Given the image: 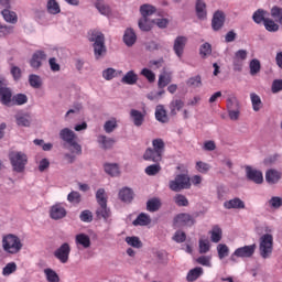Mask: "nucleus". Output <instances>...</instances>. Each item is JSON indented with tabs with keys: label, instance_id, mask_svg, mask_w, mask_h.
Here are the masks:
<instances>
[{
	"label": "nucleus",
	"instance_id": "34",
	"mask_svg": "<svg viewBox=\"0 0 282 282\" xmlns=\"http://www.w3.org/2000/svg\"><path fill=\"white\" fill-rule=\"evenodd\" d=\"M133 226H149L151 224V216L141 213L135 220H133Z\"/></svg>",
	"mask_w": 282,
	"mask_h": 282
},
{
	"label": "nucleus",
	"instance_id": "45",
	"mask_svg": "<svg viewBox=\"0 0 282 282\" xmlns=\"http://www.w3.org/2000/svg\"><path fill=\"white\" fill-rule=\"evenodd\" d=\"M99 144H101L102 149H111L113 144H116V141L113 139H107L105 135H100L98 138Z\"/></svg>",
	"mask_w": 282,
	"mask_h": 282
},
{
	"label": "nucleus",
	"instance_id": "58",
	"mask_svg": "<svg viewBox=\"0 0 282 282\" xmlns=\"http://www.w3.org/2000/svg\"><path fill=\"white\" fill-rule=\"evenodd\" d=\"M227 108L229 111L230 120H239V110H232V99H228Z\"/></svg>",
	"mask_w": 282,
	"mask_h": 282
},
{
	"label": "nucleus",
	"instance_id": "6",
	"mask_svg": "<svg viewBox=\"0 0 282 282\" xmlns=\"http://www.w3.org/2000/svg\"><path fill=\"white\" fill-rule=\"evenodd\" d=\"M169 188L174 193L188 189L191 188V177H188L186 174H178L174 180L169 182Z\"/></svg>",
	"mask_w": 282,
	"mask_h": 282
},
{
	"label": "nucleus",
	"instance_id": "63",
	"mask_svg": "<svg viewBox=\"0 0 282 282\" xmlns=\"http://www.w3.org/2000/svg\"><path fill=\"white\" fill-rule=\"evenodd\" d=\"M67 199L70 204H80V193L73 191L68 194Z\"/></svg>",
	"mask_w": 282,
	"mask_h": 282
},
{
	"label": "nucleus",
	"instance_id": "56",
	"mask_svg": "<svg viewBox=\"0 0 282 282\" xmlns=\"http://www.w3.org/2000/svg\"><path fill=\"white\" fill-rule=\"evenodd\" d=\"M126 243H128V246H131L132 248H142V241H140V238L135 236L127 237Z\"/></svg>",
	"mask_w": 282,
	"mask_h": 282
},
{
	"label": "nucleus",
	"instance_id": "24",
	"mask_svg": "<svg viewBox=\"0 0 282 282\" xmlns=\"http://www.w3.org/2000/svg\"><path fill=\"white\" fill-rule=\"evenodd\" d=\"M1 14H2L4 21H7V23H11L14 25V23H17V21H19V17L17 15V12L10 11L9 8L2 10Z\"/></svg>",
	"mask_w": 282,
	"mask_h": 282
},
{
	"label": "nucleus",
	"instance_id": "50",
	"mask_svg": "<svg viewBox=\"0 0 282 282\" xmlns=\"http://www.w3.org/2000/svg\"><path fill=\"white\" fill-rule=\"evenodd\" d=\"M171 83V75L164 73L159 76V89H164Z\"/></svg>",
	"mask_w": 282,
	"mask_h": 282
},
{
	"label": "nucleus",
	"instance_id": "16",
	"mask_svg": "<svg viewBox=\"0 0 282 282\" xmlns=\"http://www.w3.org/2000/svg\"><path fill=\"white\" fill-rule=\"evenodd\" d=\"M282 178V172L278 170H269L265 173V181L268 184H278V182Z\"/></svg>",
	"mask_w": 282,
	"mask_h": 282
},
{
	"label": "nucleus",
	"instance_id": "31",
	"mask_svg": "<svg viewBox=\"0 0 282 282\" xmlns=\"http://www.w3.org/2000/svg\"><path fill=\"white\" fill-rule=\"evenodd\" d=\"M96 215H97L98 219H105V221H107V219H109V217H111V210L107 207V204L99 205V208H97V210H96Z\"/></svg>",
	"mask_w": 282,
	"mask_h": 282
},
{
	"label": "nucleus",
	"instance_id": "27",
	"mask_svg": "<svg viewBox=\"0 0 282 282\" xmlns=\"http://www.w3.org/2000/svg\"><path fill=\"white\" fill-rule=\"evenodd\" d=\"M75 243L84 248H89L91 246V239L86 234H78L75 237Z\"/></svg>",
	"mask_w": 282,
	"mask_h": 282
},
{
	"label": "nucleus",
	"instance_id": "55",
	"mask_svg": "<svg viewBox=\"0 0 282 282\" xmlns=\"http://www.w3.org/2000/svg\"><path fill=\"white\" fill-rule=\"evenodd\" d=\"M29 83L34 89H41V85H43L41 77L37 75H30Z\"/></svg>",
	"mask_w": 282,
	"mask_h": 282
},
{
	"label": "nucleus",
	"instance_id": "64",
	"mask_svg": "<svg viewBox=\"0 0 282 282\" xmlns=\"http://www.w3.org/2000/svg\"><path fill=\"white\" fill-rule=\"evenodd\" d=\"M269 205H270L271 208L279 209L282 206V198L279 197V196H273L269 200Z\"/></svg>",
	"mask_w": 282,
	"mask_h": 282
},
{
	"label": "nucleus",
	"instance_id": "30",
	"mask_svg": "<svg viewBox=\"0 0 282 282\" xmlns=\"http://www.w3.org/2000/svg\"><path fill=\"white\" fill-rule=\"evenodd\" d=\"M121 83L123 85H135L138 83V74L133 70H129L122 78Z\"/></svg>",
	"mask_w": 282,
	"mask_h": 282
},
{
	"label": "nucleus",
	"instance_id": "48",
	"mask_svg": "<svg viewBox=\"0 0 282 282\" xmlns=\"http://www.w3.org/2000/svg\"><path fill=\"white\" fill-rule=\"evenodd\" d=\"M79 219L85 224H91V221H94V214H91V210L85 209L80 213Z\"/></svg>",
	"mask_w": 282,
	"mask_h": 282
},
{
	"label": "nucleus",
	"instance_id": "25",
	"mask_svg": "<svg viewBox=\"0 0 282 282\" xmlns=\"http://www.w3.org/2000/svg\"><path fill=\"white\" fill-rule=\"evenodd\" d=\"M183 108H184V101L182 99H173L170 102L171 116H177V111H182Z\"/></svg>",
	"mask_w": 282,
	"mask_h": 282
},
{
	"label": "nucleus",
	"instance_id": "3",
	"mask_svg": "<svg viewBox=\"0 0 282 282\" xmlns=\"http://www.w3.org/2000/svg\"><path fill=\"white\" fill-rule=\"evenodd\" d=\"M59 138L70 147V153H75V155H83V147L76 142V133L73 130L69 128L62 129L59 131Z\"/></svg>",
	"mask_w": 282,
	"mask_h": 282
},
{
	"label": "nucleus",
	"instance_id": "7",
	"mask_svg": "<svg viewBox=\"0 0 282 282\" xmlns=\"http://www.w3.org/2000/svg\"><path fill=\"white\" fill-rule=\"evenodd\" d=\"M89 41L94 43V52L97 59L107 54V47L105 46V34L94 32Z\"/></svg>",
	"mask_w": 282,
	"mask_h": 282
},
{
	"label": "nucleus",
	"instance_id": "35",
	"mask_svg": "<svg viewBox=\"0 0 282 282\" xmlns=\"http://www.w3.org/2000/svg\"><path fill=\"white\" fill-rule=\"evenodd\" d=\"M105 172L111 177H118L120 175V167L118 164L107 163L105 164Z\"/></svg>",
	"mask_w": 282,
	"mask_h": 282
},
{
	"label": "nucleus",
	"instance_id": "44",
	"mask_svg": "<svg viewBox=\"0 0 282 282\" xmlns=\"http://www.w3.org/2000/svg\"><path fill=\"white\" fill-rule=\"evenodd\" d=\"M264 28L268 32H279V24L274 22V20L267 18L264 20Z\"/></svg>",
	"mask_w": 282,
	"mask_h": 282
},
{
	"label": "nucleus",
	"instance_id": "57",
	"mask_svg": "<svg viewBox=\"0 0 282 282\" xmlns=\"http://www.w3.org/2000/svg\"><path fill=\"white\" fill-rule=\"evenodd\" d=\"M17 270V263L15 262H9L3 269L2 274L3 276H10V274H14V271Z\"/></svg>",
	"mask_w": 282,
	"mask_h": 282
},
{
	"label": "nucleus",
	"instance_id": "39",
	"mask_svg": "<svg viewBox=\"0 0 282 282\" xmlns=\"http://www.w3.org/2000/svg\"><path fill=\"white\" fill-rule=\"evenodd\" d=\"M46 8L50 14H61V6L56 2V0H48Z\"/></svg>",
	"mask_w": 282,
	"mask_h": 282
},
{
	"label": "nucleus",
	"instance_id": "59",
	"mask_svg": "<svg viewBox=\"0 0 282 282\" xmlns=\"http://www.w3.org/2000/svg\"><path fill=\"white\" fill-rule=\"evenodd\" d=\"M141 76H144L149 83H155V73L149 68H143L141 70Z\"/></svg>",
	"mask_w": 282,
	"mask_h": 282
},
{
	"label": "nucleus",
	"instance_id": "54",
	"mask_svg": "<svg viewBox=\"0 0 282 282\" xmlns=\"http://www.w3.org/2000/svg\"><path fill=\"white\" fill-rule=\"evenodd\" d=\"M116 76H118L116 68H107L102 72V78H105V80H113Z\"/></svg>",
	"mask_w": 282,
	"mask_h": 282
},
{
	"label": "nucleus",
	"instance_id": "38",
	"mask_svg": "<svg viewBox=\"0 0 282 282\" xmlns=\"http://www.w3.org/2000/svg\"><path fill=\"white\" fill-rule=\"evenodd\" d=\"M139 28L142 32H151L153 28V21H150L149 18H141L139 20Z\"/></svg>",
	"mask_w": 282,
	"mask_h": 282
},
{
	"label": "nucleus",
	"instance_id": "10",
	"mask_svg": "<svg viewBox=\"0 0 282 282\" xmlns=\"http://www.w3.org/2000/svg\"><path fill=\"white\" fill-rule=\"evenodd\" d=\"M50 217L55 221H58V219H64V217H67V209H65V207L61 204H55L50 209Z\"/></svg>",
	"mask_w": 282,
	"mask_h": 282
},
{
	"label": "nucleus",
	"instance_id": "43",
	"mask_svg": "<svg viewBox=\"0 0 282 282\" xmlns=\"http://www.w3.org/2000/svg\"><path fill=\"white\" fill-rule=\"evenodd\" d=\"M44 274L46 275V281L48 282H59L61 278H58V273L52 269H45Z\"/></svg>",
	"mask_w": 282,
	"mask_h": 282
},
{
	"label": "nucleus",
	"instance_id": "5",
	"mask_svg": "<svg viewBox=\"0 0 282 282\" xmlns=\"http://www.w3.org/2000/svg\"><path fill=\"white\" fill-rule=\"evenodd\" d=\"M260 257L262 259H270L272 250H274V238L270 234H264L260 238Z\"/></svg>",
	"mask_w": 282,
	"mask_h": 282
},
{
	"label": "nucleus",
	"instance_id": "19",
	"mask_svg": "<svg viewBox=\"0 0 282 282\" xmlns=\"http://www.w3.org/2000/svg\"><path fill=\"white\" fill-rule=\"evenodd\" d=\"M225 208H227V210H232V208H246V203H243V200H241V198L236 197L234 199L227 200L224 203Z\"/></svg>",
	"mask_w": 282,
	"mask_h": 282
},
{
	"label": "nucleus",
	"instance_id": "21",
	"mask_svg": "<svg viewBox=\"0 0 282 282\" xmlns=\"http://www.w3.org/2000/svg\"><path fill=\"white\" fill-rule=\"evenodd\" d=\"M155 119L158 120V122H162L163 124L169 122V115H166V109H164V106H156Z\"/></svg>",
	"mask_w": 282,
	"mask_h": 282
},
{
	"label": "nucleus",
	"instance_id": "22",
	"mask_svg": "<svg viewBox=\"0 0 282 282\" xmlns=\"http://www.w3.org/2000/svg\"><path fill=\"white\" fill-rule=\"evenodd\" d=\"M135 41H138V36L135 35V32L132 29H127L123 35V42L128 47H131L135 44Z\"/></svg>",
	"mask_w": 282,
	"mask_h": 282
},
{
	"label": "nucleus",
	"instance_id": "1",
	"mask_svg": "<svg viewBox=\"0 0 282 282\" xmlns=\"http://www.w3.org/2000/svg\"><path fill=\"white\" fill-rule=\"evenodd\" d=\"M0 101L7 106H10L11 102L13 105H25L28 102V96L18 94L12 97L10 88L3 87V82L0 80Z\"/></svg>",
	"mask_w": 282,
	"mask_h": 282
},
{
	"label": "nucleus",
	"instance_id": "61",
	"mask_svg": "<svg viewBox=\"0 0 282 282\" xmlns=\"http://www.w3.org/2000/svg\"><path fill=\"white\" fill-rule=\"evenodd\" d=\"M186 84L188 87H202V76L191 77Z\"/></svg>",
	"mask_w": 282,
	"mask_h": 282
},
{
	"label": "nucleus",
	"instance_id": "33",
	"mask_svg": "<svg viewBox=\"0 0 282 282\" xmlns=\"http://www.w3.org/2000/svg\"><path fill=\"white\" fill-rule=\"evenodd\" d=\"M196 14L198 19L204 20L207 17L206 12V2L204 0H197L196 1Z\"/></svg>",
	"mask_w": 282,
	"mask_h": 282
},
{
	"label": "nucleus",
	"instance_id": "53",
	"mask_svg": "<svg viewBox=\"0 0 282 282\" xmlns=\"http://www.w3.org/2000/svg\"><path fill=\"white\" fill-rule=\"evenodd\" d=\"M96 199L99 206H106L107 196L105 194V188H99L96 193Z\"/></svg>",
	"mask_w": 282,
	"mask_h": 282
},
{
	"label": "nucleus",
	"instance_id": "32",
	"mask_svg": "<svg viewBox=\"0 0 282 282\" xmlns=\"http://www.w3.org/2000/svg\"><path fill=\"white\" fill-rule=\"evenodd\" d=\"M155 7L152 4H142L140 7V13L142 19H149L152 14H155Z\"/></svg>",
	"mask_w": 282,
	"mask_h": 282
},
{
	"label": "nucleus",
	"instance_id": "14",
	"mask_svg": "<svg viewBox=\"0 0 282 282\" xmlns=\"http://www.w3.org/2000/svg\"><path fill=\"white\" fill-rule=\"evenodd\" d=\"M47 55H45V52L36 51L30 61V65L31 67H33V69H39V67L43 65V61H45Z\"/></svg>",
	"mask_w": 282,
	"mask_h": 282
},
{
	"label": "nucleus",
	"instance_id": "26",
	"mask_svg": "<svg viewBox=\"0 0 282 282\" xmlns=\"http://www.w3.org/2000/svg\"><path fill=\"white\" fill-rule=\"evenodd\" d=\"M202 274H204V269L202 267H196L188 271L186 281H188V282L197 281V279H199V276H202Z\"/></svg>",
	"mask_w": 282,
	"mask_h": 282
},
{
	"label": "nucleus",
	"instance_id": "42",
	"mask_svg": "<svg viewBox=\"0 0 282 282\" xmlns=\"http://www.w3.org/2000/svg\"><path fill=\"white\" fill-rule=\"evenodd\" d=\"M199 254L210 252V241L208 239H200L198 241Z\"/></svg>",
	"mask_w": 282,
	"mask_h": 282
},
{
	"label": "nucleus",
	"instance_id": "46",
	"mask_svg": "<svg viewBox=\"0 0 282 282\" xmlns=\"http://www.w3.org/2000/svg\"><path fill=\"white\" fill-rule=\"evenodd\" d=\"M217 252H218V259H226V257H228V254H230V249L224 245V243H219L217 246Z\"/></svg>",
	"mask_w": 282,
	"mask_h": 282
},
{
	"label": "nucleus",
	"instance_id": "8",
	"mask_svg": "<svg viewBox=\"0 0 282 282\" xmlns=\"http://www.w3.org/2000/svg\"><path fill=\"white\" fill-rule=\"evenodd\" d=\"M257 250V245H249L245 247L237 248L234 253L230 257V261H236L235 257H238L240 259H250L254 254V251Z\"/></svg>",
	"mask_w": 282,
	"mask_h": 282
},
{
	"label": "nucleus",
	"instance_id": "23",
	"mask_svg": "<svg viewBox=\"0 0 282 282\" xmlns=\"http://www.w3.org/2000/svg\"><path fill=\"white\" fill-rule=\"evenodd\" d=\"M95 8L100 12L104 17H109L111 14V7L105 3V0H96Z\"/></svg>",
	"mask_w": 282,
	"mask_h": 282
},
{
	"label": "nucleus",
	"instance_id": "41",
	"mask_svg": "<svg viewBox=\"0 0 282 282\" xmlns=\"http://www.w3.org/2000/svg\"><path fill=\"white\" fill-rule=\"evenodd\" d=\"M265 10L263 9H258L252 15V20L258 24L265 23Z\"/></svg>",
	"mask_w": 282,
	"mask_h": 282
},
{
	"label": "nucleus",
	"instance_id": "52",
	"mask_svg": "<svg viewBox=\"0 0 282 282\" xmlns=\"http://www.w3.org/2000/svg\"><path fill=\"white\" fill-rule=\"evenodd\" d=\"M160 171H162V166H160V163H155L145 167V174L150 176L158 175Z\"/></svg>",
	"mask_w": 282,
	"mask_h": 282
},
{
	"label": "nucleus",
	"instance_id": "11",
	"mask_svg": "<svg viewBox=\"0 0 282 282\" xmlns=\"http://www.w3.org/2000/svg\"><path fill=\"white\" fill-rule=\"evenodd\" d=\"M195 224V218L189 214L182 213L175 216L174 218V226H193Z\"/></svg>",
	"mask_w": 282,
	"mask_h": 282
},
{
	"label": "nucleus",
	"instance_id": "15",
	"mask_svg": "<svg viewBox=\"0 0 282 282\" xmlns=\"http://www.w3.org/2000/svg\"><path fill=\"white\" fill-rule=\"evenodd\" d=\"M184 47H186V37L185 36H177L174 41L173 50L180 58H182L184 54Z\"/></svg>",
	"mask_w": 282,
	"mask_h": 282
},
{
	"label": "nucleus",
	"instance_id": "37",
	"mask_svg": "<svg viewBox=\"0 0 282 282\" xmlns=\"http://www.w3.org/2000/svg\"><path fill=\"white\" fill-rule=\"evenodd\" d=\"M249 69L251 76H257L261 72V62L257 58H253L249 63Z\"/></svg>",
	"mask_w": 282,
	"mask_h": 282
},
{
	"label": "nucleus",
	"instance_id": "28",
	"mask_svg": "<svg viewBox=\"0 0 282 282\" xmlns=\"http://www.w3.org/2000/svg\"><path fill=\"white\" fill-rule=\"evenodd\" d=\"M209 235L213 243H219L223 237L221 227L218 225H215L213 229L209 231Z\"/></svg>",
	"mask_w": 282,
	"mask_h": 282
},
{
	"label": "nucleus",
	"instance_id": "9",
	"mask_svg": "<svg viewBox=\"0 0 282 282\" xmlns=\"http://www.w3.org/2000/svg\"><path fill=\"white\" fill-rule=\"evenodd\" d=\"M72 248L69 243L64 242L57 250L54 251L55 259H58L61 263H67L69 261V253Z\"/></svg>",
	"mask_w": 282,
	"mask_h": 282
},
{
	"label": "nucleus",
	"instance_id": "18",
	"mask_svg": "<svg viewBox=\"0 0 282 282\" xmlns=\"http://www.w3.org/2000/svg\"><path fill=\"white\" fill-rule=\"evenodd\" d=\"M143 159L149 162H162V154L156 153L155 150L148 148L143 154Z\"/></svg>",
	"mask_w": 282,
	"mask_h": 282
},
{
	"label": "nucleus",
	"instance_id": "17",
	"mask_svg": "<svg viewBox=\"0 0 282 282\" xmlns=\"http://www.w3.org/2000/svg\"><path fill=\"white\" fill-rule=\"evenodd\" d=\"M130 118L132 119L134 127H142V124H144V113L140 110L132 109L130 111Z\"/></svg>",
	"mask_w": 282,
	"mask_h": 282
},
{
	"label": "nucleus",
	"instance_id": "13",
	"mask_svg": "<svg viewBox=\"0 0 282 282\" xmlns=\"http://www.w3.org/2000/svg\"><path fill=\"white\" fill-rule=\"evenodd\" d=\"M246 173L248 180L254 182V184H263V173H261V171H257L250 166H247Z\"/></svg>",
	"mask_w": 282,
	"mask_h": 282
},
{
	"label": "nucleus",
	"instance_id": "60",
	"mask_svg": "<svg viewBox=\"0 0 282 282\" xmlns=\"http://www.w3.org/2000/svg\"><path fill=\"white\" fill-rule=\"evenodd\" d=\"M174 202L176 206H188V198L182 194H176L174 196Z\"/></svg>",
	"mask_w": 282,
	"mask_h": 282
},
{
	"label": "nucleus",
	"instance_id": "2",
	"mask_svg": "<svg viewBox=\"0 0 282 282\" xmlns=\"http://www.w3.org/2000/svg\"><path fill=\"white\" fill-rule=\"evenodd\" d=\"M2 248L8 254H19L23 250V242H21L20 237L8 234L2 238Z\"/></svg>",
	"mask_w": 282,
	"mask_h": 282
},
{
	"label": "nucleus",
	"instance_id": "40",
	"mask_svg": "<svg viewBox=\"0 0 282 282\" xmlns=\"http://www.w3.org/2000/svg\"><path fill=\"white\" fill-rule=\"evenodd\" d=\"M15 122L18 127H30V116L18 113L15 115Z\"/></svg>",
	"mask_w": 282,
	"mask_h": 282
},
{
	"label": "nucleus",
	"instance_id": "12",
	"mask_svg": "<svg viewBox=\"0 0 282 282\" xmlns=\"http://www.w3.org/2000/svg\"><path fill=\"white\" fill-rule=\"evenodd\" d=\"M226 22V15L223 11H216L214 13L213 20H212V28L214 32H219L221 28H224V23Z\"/></svg>",
	"mask_w": 282,
	"mask_h": 282
},
{
	"label": "nucleus",
	"instance_id": "29",
	"mask_svg": "<svg viewBox=\"0 0 282 282\" xmlns=\"http://www.w3.org/2000/svg\"><path fill=\"white\" fill-rule=\"evenodd\" d=\"M161 207L162 202L160 200V198H151L147 202V210H149V213H158Z\"/></svg>",
	"mask_w": 282,
	"mask_h": 282
},
{
	"label": "nucleus",
	"instance_id": "49",
	"mask_svg": "<svg viewBox=\"0 0 282 282\" xmlns=\"http://www.w3.org/2000/svg\"><path fill=\"white\" fill-rule=\"evenodd\" d=\"M152 145H153V149L156 153H160L162 155V153H164V140L162 139H154L152 141Z\"/></svg>",
	"mask_w": 282,
	"mask_h": 282
},
{
	"label": "nucleus",
	"instance_id": "36",
	"mask_svg": "<svg viewBox=\"0 0 282 282\" xmlns=\"http://www.w3.org/2000/svg\"><path fill=\"white\" fill-rule=\"evenodd\" d=\"M251 105L253 111H260L261 107H263V102L261 101V97L259 95L251 93L250 94Z\"/></svg>",
	"mask_w": 282,
	"mask_h": 282
},
{
	"label": "nucleus",
	"instance_id": "20",
	"mask_svg": "<svg viewBox=\"0 0 282 282\" xmlns=\"http://www.w3.org/2000/svg\"><path fill=\"white\" fill-rule=\"evenodd\" d=\"M119 199L126 204H131L133 202V189L129 187H123L119 191Z\"/></svg>",
	"mask_w": 282,
	"mask_h": 282
},
{
	"label": "nucleus",
	"instance_id": "62",
	"mask_svg": "<svg viewBox=\"0 0 282 282\" xmlns=\"http://www.w3.org/2000/svg\"><path fill=\"white\" fill-rule=\"evenodd\" d=\"M116 127H118L116 119H111V120L106 121L104 129H105L106 133H112V131H113V129H116Z\"/></svg>",
	"mask_w": 282,
	"mask_h": 282
},
{
	"label": "nucleus",
	"instance_id": "47",
	"mask_svg": "<svg viewBox=\"0 0 282 282\" xmlns=\"http://www.w3.org/2000/svg\"><path fill=\"white\" fill-rule=\"evenodd\" d=\"M199 54L202 58H206V56H210V54H213V46L210 45V43L208 42L204 43L199 48Z\"/></svg>",
	"mask_w": 282,
	"mask_h": 282
},
{
	"label": "nucleus",
	"instance_id": "4",
	"mask_svg": "<svg viewBox=\"0 0 282 282\" xmlns=\"http://www.w3.org/2000/svg\"><path fill=\"white\" fill-rule=\"evenodd\" d=\"M9 160L15 173H23L28 164V155L23 152L11 151L9 152Z\"/></svg>",
	"mask_w": 282,
	"mask_h": 282
},
{
	"label": "nucleus",
	"instance_id": "51",
	"mask_svg": "<svg viewBox=\"0 0 282 282\" xmlns=\"http://www.w3.org/2000/svg\"><path fill=\"white\" fill-rule=\"evenodd\" d=\"M271 17L276 21V23H280L282 25V9L279 7H273L271 9Z\"/></svg>",
	"mask_w": 282,
	"mask_h": 282
}]
</instances>
